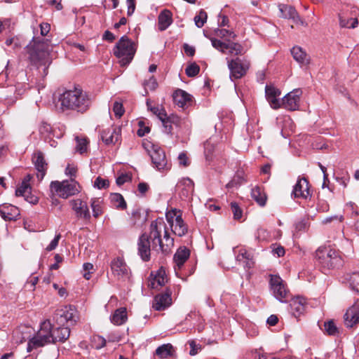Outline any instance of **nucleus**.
I'll list each match as a JSON object with an SVG mask.
<instances>
[{
    "mask_svg": "<svg viewBox=\"0 0 359 359\" xmlns=\"http://www.w3.org/2000/svg\"><path fill=\"white\" fill-rule=\"evenodd\" d=\"M76 145V150L81 154L87 151L88 141L86 137H79L76 136L75 137Z\"/></svg>",
    "mask_w": 359,
    "mask_h": 359,
    "instance_id": "41",
    "label": "nucleus"
},
{
    "mask_svg": "<svg viewBox=\"0 0 359 359\" xmlns=\"http://www.w3.org/2000/svg\"><path fill=\"white\" fill-rule=\"evenodd\" d=\"M316 258L324 270L338 269L344 264L340 252L330 248H318L316 252Z\"/></svg>",
    "mask_w": 359,
    "mask_h": 359,
    "instance_id": "5",
    "label": "nucleus"
},
{
    "mask_svg": "<svg viewBox=\"0 0 359 359\" xmlns=\"http://www.w3.org/2000/svg\"><path fill=\"white\" fill-rule=\"evenodd\" d=\"M172 13L168 10L161 11L158 18V26L160 31L165 30L172 23Z\"/></svg>",
    "mask_w": 359,
    "mask_h": 359,
    "instance_id": "30",
    "label": "nucleus"
},
{
    "mask_svg": "<svg viewBox=\"0 0 359 359\" xmlns=\"http://www.w3.org/2000/svg\"><path fill=\"white\" fill-rule=\"evenodd\" d=\"M344 319L346 327H353L359 323V299L347 309Z\"/></svg>",
    "mask_w": 359,
    "mask_h": 359,
    "instance_id": "14",
    "label": "nucleus"
},
{
    "mask_svg": "<svg viewBox=\"0 0 359 359\" xmlns=\"http://www.w3.org/2000/svg\"><path fill=\"white\" fill-rule=\"evenodd\" d=\"M325 330L329 335H336L338 334V328L333 320H329L324 324Z\"/></svg>",
    "mask_w": 359,
    "mask_h": 359,
    "instance_id": "45",
    "label": "nucleus"
},
{
    "mask_svg": "<svg viewBox=\"0 0 359 359\" xmlns=\"http://www.w3.org/2000/svg\"><path fill=\"white\" fill-rule=\"evenodd\" d=\"M172 346L170 344H166L158 346L156 350V354L160 358H167L172 355Z\"/></svg>",
    "mask_w": 359,
    "mask_h": 359,
    "instance_id": "39",
    "label": "nucleus"
},
{
    "mask_svg": "<svg viewBox=\"0 0 359 359\" xmlns=\"http://www.w3.org/2000/svg\"><path fill=\"white\" fill-rule=\"evenodd\" d=\"M172 292L167 289L165 292L155 296L153 302V308L156 311H163L172 304Z\"/></svg>",
    "mask_w": 359,
    "mask_h": 359,
    "instance_id": "17",
    "label": "nucleus"
},
{
    "mask_svg": "<svg viewBox=\"0 0 359 359\" xmlns=\"http://www.w3.org/2000/svg\"><path fill=\"white\" fill-rule=\"evenodd\" d=\"M32 162L37 170V178L39 180H43L48 168V163L44 158L43 154L40 151H36L33 154Z\"/></svg>",
    "mask_w": 359,
    "mask_h": 359,
    "instance_id": "18",
    "label": "nucleus"
},
{
    "mask_svg": "<svg viewBox=\"0 0 359 359\" xmlns=\"http://www.w3.org/2000/svg\"><path fill=\"white\" fill-rule=\"evenodd\" d=\"M90 206L94 217L97 218L103 213V199L102 198H93L90 200Z\"/></svg>",
    "mask_w": 359,
    "mask_h": 359,
    "instance_id": "35",
    "label": "nucleus"
},
{
    "mask_svg": "<svg viewBox=\"0 0 359 359\" xmlns=\"http://www.w3.org/2000/svg\"><path fill=\"white\" fill-rule=\"evenodd\" d=\"M151 241H149V236L147 233H142L137 242V250L138 255L141 259L147 262L151 257Z\"/></svg>",
    "mask_w": 359,
    "mask_h": 359,
    "instance_id": "13",
    "label": "nucleus"
},
{
    "mask_svg": "<svg viewBox=\"0 0 359 359\" xmlns=\"http://www.w3.org/2000/svg\"><path fill=\"white\" fill-rule=\"evenodd\" d=\"M152 163L159 171L170 169L164 151L161 148H155L150 154Z\"/></svg>",
    "mask_w": 359,
    "mask_h": 359,
    "instance_id": "12",
    "label": "nucleus"
},
{
    "mask_svg": "<svg viewBox=\"0 0 359 359\" xmlns=\"http://www.w3.org/2000/svg\"><path fill=\"white\" fill-rule=\"evenodd\" d=\"M226 50L236 55H243L244 53L243 47L240 43L234 42L227 43Z\"/></svg>",
    "mask_w": 359,
    "mask_h": 359,
    "instance_id": "40",
    "label": "nucleus"
},
{
    "mask_svg": "<svg viewBox=\"0 0 359 359\" xmlns=\"http://www.w3.org/2000/svg\"><path fill=\"white\" fill-rule=\"evenodd\" d=\"M59 101L62 111L73 110L81 113L86 111L91 104L89 95L79 87L65 90L60 95Z\"/></svg>",
    "mask_w": 359,
    "mask_h": 359,
    "instance_id": "4",
    "label": "nucleus"
},
{
    "mask_svg": "<svg viewBox=\"0 0 359 359\" xmlns=\"http://www.w3.org/2000/svg\"><path fill=\"white\" fill-rule=\"evenodd\" d=\"M177 189L179 191L180 196L183 200L190 198L194 191V183L189 177L181 179L177 184Z\"/></svg>",
    "mask_w": 359,
    "mask_h": 359,
    "instance_id": "15",
    "label": "nucleus"
},
{
    "mask_svg": "<svg viewBox=\"0 0 359 359\" xmlns=\"http://www.w3.org/2000/svg\"><path fill=\"white\" fill-rule=\"evenodd\" d=\"M50 26L48 23H41L40 24V29L41 34L42 36H46L47 34L50 32Z\"/></svg>",
    "mask_w": 359,
    "mask_h": 359,
    "instance_id": "64",
    "label": "nucleus"
},
{
    "mask_svg": "<svg viewBox=\"0 0 359 359\" xmlns=\"http://www.w3.org/2000/svg\"><path fill=\"white\" fill-rule=\"evenodd\" d=\"M69 203L78 218L83 219L87 221L90 220L91 216L88 204L86 202L78 198L72 200Z\"/></svg>",
    "mask_w": 359,
    "mask_h": 359,
    "instance_id": "16",
    "label": "nucleus"
},
{
    "mask_svg": "<svg viewBox=\"0 0 359 359\" xmlns=\"http://www.w3.org/2000/svg\"><path fill=\"white\" fill-rule=\"evenodd\" d=\"M189 256L190 251L185 247L180 248L177 250L173 259L178 269H180L184 265Z\"/></svg>",
    "mask_w": 359,
    "mask_h": 359,
    "instance_id": "31",
    "label": "nucleus"
},
{
    "mask_svg": "<svg viewBox=\"0 0 359 359\" xmlns=\"http://www.w3.org/2000/svg\"><path fill=\"white\" fill-rule=\"evenodd\" d=\"M0 215L5 220H15L20 216L18 208L8 203L0 205Z\"/></svg>",
    "mask_w": 359,
    "mask_h": 359,
    "instance_id": "23",
    "label": "nucleus"
},
{
    "mask_svg": "<svg viewBox=\"0 0 359 359\" xmlns=\"http://www.w3.org/2000/svg\"><path fill=\"white\" fill-rule=\"evenodd\" d=\"M149 241L154 250L168 253L174 246V239L170 236L167 226L163 218L151 222L149 227Z\"/></svg>",
    "mask_w": 359,
    "mask_h": 359,
    "instance_id": "2",
    "label": "nucleus"
},
{
    "mask_svg": "<svg viewBox=\"0 0 359 359\" xmlns=\"http://www.w3.org/2000/svg\"><path fill=\"white\" fill-rule=\"evenodd\" d=\"M60 234H57L55 236L54 239L50 242V243L46 247V250L47 251H51L54 250L58 245V242L60 239Z\"/></svg>",
    "mask_w": 359,
    "mask_h": 359,
    "instance_id": "60",
    "label": "nucleus"
},
{
    "mask_svg": "<svg viewBox=\"0 0 359 359\" xmlns=\"http://www.w3.org/2000/svg\"><path fill=\"white\" fill-rule=\"evenodd\" d=\"M147 105L148 109L160 119L163 120L165 119V116H167L165 111L163 108L159 107H151L149 105V102H147Z\"/></svg>",
    "mask_w": 359,
    "mask_h": 359,
    "instance_id": "42",
    "label": "nucleus"
},
{
    "mask_svg": "<svg viewBox=\"0 0 359 359\" xmlns=\"http://www.w3.org/2000/svg\"><path fill=\"white\" fill-rule=\"evenodd\" d=\"M92 346L96 349H100L106 344V340L101 336L95 335L91 339Z\"/></svg>",
    "mask_w": 359,
    "mask_h": 359,
    "instance_id": "47",
    "label": "nucleus"
},
{
    "mask_svg": "<svg viewBox=\"0 0 359 359\" xmlns=\"http://www.w3.org/2000/svg\"><path fill=\"white\" fill-rule=\"evenodd\" d=\"M236 259L238 262H243L246 269H251L255 265L253 256L245 249H240Z\"/></svg>",
    "mask_w": 359,
    "mask_h": 359,
    "instance_id": "28",
    "label": "nucleus"
},
{
    "mask_svg": "<svg viewBox=\"0 0 359 359\" xmlns=\"http://www.w3.org/2000/svg\"><path fill=\"white\" fill-rule=\"evenodd\" d=\"M231 208L233 213V217L235 219H239L242 217V210L239 208L236 203H231Z\"/></svg>",
    "mask_w": 359,
    "mask_h": 359,
    "instance_id": "55",
    "label": "nucleus"
},
{
    "mask_svg": "<svg viewBox=\"0 0 359 359\" xmlns=\"http://www.w3.org/2000/svg\"><path fill=\"white\" fill-rule=\"evenodd\" d=\"M179 163L183 166H188L189 165V161L186 154L181 153L178 156Z\"/></svg>",
    "mask_w": 359,
    "mask_h": 359,
    "instance_id": "62",
    "label": "nucleus"
},
{
    "mask_svg": "<svg viewBox=\"0 0 359 359\" xmlns=\"http://www.w3.org/2000/svg\"><path fill=\"white\" fill-rule=\"evenodd\" d=\"M128 4V15H131L135 11V0H127Z\"/></svg>",
    "mask_w": 359,
    "mask_h": 359,
    "instance_id": "63",
    "label": "nucleus"
},
{
    "mask_svg": "<svg viewBox=\"0 0 359 359\" xmlns=\"http://www.w3.org/2000/svg\"><path fill=\"white\" fill-rule=\"evenodd\" d=\"M291 312L292 315L298 318L304 313L306 309V300L303 297L293 298L290 302Z\"/></svg>",
    "mask_w": 359,
    "mask_h": 359,
    "instance_id": "26",
    "label": "nucleus"
},
{
    "mask_svg": "<svg viewBox=\"0 0 359 359\" xmlns=\"http://www.w3.org/2000/svg\"><path fill=\"white\" fill-rule=\"evenodd\" d=\"M293 58L301 65H307L310 58L306 53L299 46H294L291 49Z\"/></svg>",
    "mask_w": 359,
    "mask_h": 359,
    "instance_id": "27",
    "label": "nucleus"
},
{
    "mask_svg": "<svg viewBox=\"0 0 359 359\" xmlns=\"http://www.w3.org/2000/svg\"><path fill=\"white\" fill-rule=\"evenodd\" d=\"M111 269L113 274L118 278H124L128 277V267L124 261L119 257L115 258L111 261Z\"/></svg>",
    "mask_w": 359,
    "mask_h": 359,
    "instance_id": "19",
    "label": "nucleus"
},
{
    "mask_svg": "<svg viewBox=\"0 0 359 359\" xmlns=\"http://www.w3.org/2000/svg\"><path fill=\"white\" fill-rule=\"evenodd\" d=\"M144 85L146 88H149L151 90H154L158 86V83L156 79H154V76H151L148 81L144 83Z\"/></svg>",
    "mask_w": 359,
    "mask_h": 359,
    "instance_id": "58",
    "label": "nucleus"
},
{
    "mask_svg": "<svg viewBox=\"0 0 359 359\" xmlns=\"http://www.w3.org/2000/svg\"><path fill=\"white\" fill-rule=\"evenodd\" d=\"M302 91L300 89H294L288 93L280 100L281 107L290 111H294L299 109L300 96Z\"/></svg>",
    "mask_w": 359,
    "mask_h": 359,
    "instance_id": "11",
    "label": "nucleus"
},
{
    "mask_svg": "<svg viewBox=\"0 0 359 359\" xmlns=\"http://www.w3.org/2000/svg\"><path fill=\"white\" fill-rule=\"evenodd\" d=\"M109 185V180L101 177H97L94 182V187L98 189H106Z\"/></svg>",
    "mask_w": 359,
    "mask_h": 359,
    "instance_id": "51",
    "label": "nucleus"
},
{
    "mask_svg": "<svg viewBox=\"0 0 359 359\" xmlns=\"http://www.w3.org/2000/svg\"><path fill=\"white\" fill-rule=\"evenodd\" d=\"M110 201L114 206L116 208L124 210L126 208L127 205L123 196L118 193L111 194Z\"/></svg>",
    "mask_w": 359,
    "mask_h": 359,
    "instance_id": "38",
    "label": "nucleus"
},
{
    "mask_svg": "<svg viewBox=\"0 0 359 359\" xmlns=\"http://www.w3.org/2000/svg\"><path fill=\"white\" fill-rule=\"evenodd\" d=\"M54 318L60 325H73L79 318L78 312L74 306H66L56 311Z\"/></svg>",
    "mask_w": 359,
    "mask_h": 359,
    "instance_id": "8",
    "label": "nucleus"
},
{
    "mask_svg": "<svg viewBox=\"0 0 359 359\" xmlns=\"http://www.w3.org/2000/svg\"><path fill=\"white\" fill-rule=\"evenodd\" d=\"M50 189L52 191H54L58 196L62 198H67L81 191L79 184L72 178L69 180H63L62 182H52L50 183Z\"/></svg>",
    "mask_w": 359,
    "mask_h": 359,
    "instance_id": "7",
    "label": "nucleus"
},
{
    "mask_svg": "<svg viewBox=\"0 0 359 359\" xmlns=\"http://www.w3.org/2000/svg\"><path fill=\"white\" fill-rule=\"evenodd\" d=\"M292 193L296 198H306L310 194L309 182L306 179H299L294 187Z\"/></svg>",
    "mask_w": 359,
    "mask_h": 359,
    "instance_id": "25",
    "label": "nucleus"
},
{
    "mask_svg": "<svg viewBox=\"0 0 359 359\" xmlns=\"http://www.w3.org/2000/svg\"><path fill=\"white\" fill-rule=\"evenodd\" d=\"M182 216V214L180 210L177 209H172L168 211L165 214L166 220L170 225H171L175 221V219L178 217Z\"/></svg>",
    "mask_w": 359,
    "mask_h": 359,
    "instance_id": "48",
    "label": "nucleus"
},
{
    "mask_svg": "<svg viewBox=\"0 0 359 359\" xmlns=\"http://www.w3.org/2000/svg\"><path fill=\"white\" fill-rule=\"evenodd\" d=\"M200 72V67L195 62L189 65L185 69V73L189 77L196 76Z\"/></svg>",
    "mask_w": 359,
    "mask_h": 359,
    "instance_id": "44",
    "label": "nucleus"
},
{
    "mask_svg": "<svg viewBox=\"0 0 359 359\" xmlns=\"http://www.w3.org/2000/svg\"><path fill=\"white\" fill-rule=\"evenodd\" d=\"M174 102L180 107H183L191 100V96L186 91L177 89L173 94Z\"/></svg>",
    "mask_w": 359,
    "mask_h": 359,
    "instance_id": "32",
    "label": "nucleus"
},
{
    "mask_svg": "<svg viewBox=\"0 0 359 359\" xmlns=\"http://www.w3.org/2000/svg\"><path fill=\"white\" fill-rule=\"evenodd\" d=\"M215 32L217 36L219 37H229V40L230 39H234L236 37V35L233 32L226 29H217Z\"/></svg>",
    "mask_w": 359,
    "mask_h": 359,
    "instance_id": "52",
    "label": "nucleus"
},
{
    "mask_svg": "<svg viewBox=\"0 0 359 359\" xmlns=\"http://www.w3.org/2000/svg\"><path fill=\"white\" fill-rule=\"evenodd\" d=\"M69 334L70 330L68 327H57L51 330L50 322L45 320L36 335L29 341L27 351L30 352L34 348L41 347L48 343L64 342L69 338Z\"/></svg>",
    "mask_w": 359,
    "mask_h": 359,
    "instance_id": "1",
    "label": "nucleus"
},
{
    "mask_svg": "<svg viewBox=\"0 0 359 359\" xmlns=\"http://www.w3.org/2000/svg\"><path fill=\"white\" fill-rule=\"evenodd\" d=\"M207 13L203 10H201L198 15L194 17V22L197 27H202L207 20Z\"/></svg>",
    "mask_w": 359,
    "mask_h": 359,
    "instance_id": "43",
    "label": "nucleus"
},
{
    "mask_svg": "<svg viewBox=\"0 0 359 359\" xmlns=\"http://www.w3.org/2000/svg\"><path fill=\"white\" fill-rule=\"evenodd\" d=\"M167 280L168 278L165 271L161 267L156 271V273L154 277H152V274H151L148 286L153 289H158V287L165 285Z\"/></svg>",
    "mask_w": 359,
    "mask_h": 359,
    "instance_id": "24",
    "label": "nucleus"
},
{
    "mask_svg": "<svg viewBox=\"0 0 359 359\" xmlns=\"http://www.w3.org/2000/svg\"><path fill=\"white\" fill-rule=\"evenodd\" d=\"M127 320V312L125 308H121L115 311L111 317L112 323L116 325H121L126 323Z\"/></svg>",
    "mask_w": 359,
    "mask_h": 359,
    "instance_id": "34",
    "label": "nucleus"
},
{
    "mask_svg": "<svg viewBox=\"0 0 359 359\" xmlns=\"http://www.w3.org/2000/svg\"><path fill=\"white\" fill-rule=\"evenodd\" d=\"M113 111L116 116L118 118L121 117L124 113L123 104L118 102H115L113 106Z\"/></svg>",
    "mask_w": 359,
    "mask_h": 359,
    "instance_id": "56",
    "label": "nucleus"
},
{
    "mask_svg": "<svg viewBox=\"0 0 359 359\" xmlns=\"http://www.w3.org/2000/svg\"><path fill=\"white\" fill-rule=\"evenodd\" d=\"M346 210L350 212L352 218L359 215L358 207L353 202H349L346 205Z\"/></svg>",
    "mask_w": 359,
    "mask_h": 359,
    "instance_id": "53",
    "label": "nucleus"
},
{
    "mask_svg": "<svg viewBox=\"0 0 359 359\" xmlns=\"http://www.w3.org/2000/svg\"><path fill=\"white\" fill-rule=\"evenodd\" d=\"M266 97L270 106L277 109L281 107L280 100L278 97L280 95V90L273 86H266L265 88Z\"/></svg>",
    "mask_w": 359,
    "mask_h": 359,
    "instance_id": "22",
    "label": "nucleus"
},
{
    "mask_svg": "<svg viewBox=\"0 0 359 359\" xmlns=\"http://www.w3.org/2000/svg\"><path fill=\"white\" fill-rule=\"evenodd\" d=\"M83 268L84 271H88L87 273H85L83 274V277L86 280H89L90 278V271L93 269V265L90 263H85V264H83Z\"/></svg>",
    "mask_w": 359,
    "mask_h": 359,
    "instance_id": "61",
    "label": "nucleus"
},
{
    "mask_svg": "<svg viewBox=\"0 0 359 359\" xmlns=\"http://www.w3.org/2000/svg\"><path fill=\"white\" fill-rule=\"evenodd\" d=\"M171 225V229L176 236L182 237L188 231V226L182 219V216H178Z\"/></svg>",
    "mask_w": 359,
    "mask_h": 359,
    "instance_id": "29",
    "label": "nucleus"
},
{
    "mask_svg": "<svg viewBox=\"0 0 359 359\" xmlns=\"http://www.w3.org/2000/svg\"><path fill=\"white\" fill-rule=\"evenodd\" d=\"M278 8L280 12V17L283 18L293 20L297 17V11L293 6L287 4H280Z\"/></svg>",
    "mask_w": 359,
    "mask_h": 359,
    "instance_id": "33",
    "label": "nucleus"
},
{
    "mask_svg": "<svg viewBox=\"0 0 359 359\" xmlns=\"http://www.w3.org/2000/svg\"><path fill=\"white\" fill-rule=\"evenodd\" d=\"M26 50L30 62L36 67L43 66V72L46 75L47 69L51 63L50 42L47 39L33 38L26 46Z\"/></svg>",
    "mask_w": 359,
    "mask_h": 359,
    "instance_id": "3",
    "label": "nucleus"
},
{
    "mask_svg": "<svg viewBox=\"0 0 359 359\" xmlns=\"http://www.w3.org/2000/svg\"><path fill=\"white\" fill-rule=\"evenodd\" d=\"M39 278L37 276H32L27 281L26 287L30 290H34L35 285L37 284Z\"/></svg>",
    "mask_w": 359,
    "mask_h": 359,
    "instance_id": "59",
    "label": "nucleus"
},
{
    "mask_svg": "<svg viewBox=\"0 0 359 359\" xmlns=\"http://www.w3.org/2000/svg\"><path fill=\"white\" fill-rule=\"evenodd\" d=\"M215 149L214 143L212 142L211 139L207 140L204 143V153L205 158L208 161L211 158V156Z\"/></svg>",
    "mask_w": 359,
    "mask_h": 359,
    "instance_id": "46",
    "label": "nucleus"
},
{
    "mask_svg": "<svg viewBox=\"0 0 359 359\" xmlns=\"http://www.w3.org/2000/svg\"><path fill=\"white\" fill-rule=\"evenodd\" d=\"M31 176L27 175L22 180L21 185L16 189L15 195L17 196H25L27 193H29L31 189L29 181Z\"/></svg>",
    "mask_w": 359,
    "mask_h": 359,
    "instance_id": "37",
    "label": "nucleus"
},
{
    "mask_svg": "<svg viewBox=\"0 0 359 359\" xmlns=\"http://www.w3.org/2000/svg\"><path fill=\"white\" fill-rule=\"evenodd\" d=\"M211 42H212V46L215 48L219 50L222 53L226 52L227 43L222 42V41L216 39H211Z\"/></svg>",
    "mask_w": 359,
    "mask_h": 359,
    "instance_id": "54",
    "label": "nucleus"
},
{
    "mask_svg": "<svg viewBox=\"0 0 359 359\" xmlns=\"http://www.w3.org/2000/svg\"><path fill=\"white\" fill-rule=\"evenodd\" d=\"M39 130L41 135L44 137H48L52 131V127L49 123L42 122L39 126Z\"/></svg>",
    "mask_w": 359,
    "mask_h": 359,
    "instance_id": "49",
    "label": "nucleus"
},
{
    "mask_svg": "<svg viewBox=\"0 0 359 359\" xmlns=\"http://www.w3.org/2000/svg\"><path fill=\"white\" fill-rule=\"evenodd\" d=\"M349 8L343 9L339 13V25L341 27L355 28L358 24V19L351 15Z\"/></svg>",
    "mask_w": 359,
    "mask_h": 359,
    "instance_id": "20",
    "label": "nucleus"
},
{
    "mask_svg": "<svg viewBox=\"0 0 359 359\" xmlns=\"http://www.w3.org/2000/svg\"><path fill=\"white\" fill-rule=\"evenodd\" d=\"M227 60L228 67L230 70L231 76L234 79H241L246 74L250 67V62L245 59L236 57L232 60Z\"/></svg>",
    "mask_w": 359,
    "mask_h": 359,
    "instance_id": "9",
    "label": "nucleus"
},
{
    "mask_svg": "<svg viewBox=\"0 0 359 359\" xmlns=\"http://www.w3.org/2000/svg\"><path fill=\"white\" fill-rule=\"evenodd\" d=\"M251 196L260 206L265 205L266 196L259 187H255L252 189Z\"/></svg>",
    "mask_w": 359,
    "mask_h": 359,
    "instance_id": "36",
    "label": "nucleus"
},
{
    "mask_svg": "<svg viewBox=\"0 0 359 359\" xmlns=\"http://www.w3.org/2000/svg\"><path fill=\"white\" fill-rule=\"evenodd\" d=\"M350 286L351 289L359 292V273H353L350 278Z\"/></svg>",
    "mask_w": 359,
    "mask_h": 359,
    "instance_id": "50",
    "label": "nucleus"
},
{
    "mask_svg": "<svg viewBox=\"0 0 359 359\" xmlns=\"http://www.w3.org/2000/svg\"><path fill=\"white\" fill-rule=\"evenodd\" d=\"M171 118V117H168L166 116L165 119L163 118V120H161L165 128V131L167 133H171L172 130L171 123H173V121H172Z\"/></svg>",
    "mask_w": 359,
    "mask_h": 359,
    "instance_id": "57",
    "label": "nucleus"
},
{
    "mask_svg": "<svg viewBox=\"0 0 359 359\" xmlns=\"http://www.w3.org/2000/svg\"><path fill=\"white\" fill-rule=\"evenodd\" d=\"M121 137V128L111 127L102 131L101 138L106 144H114Z\"/></svg>",
    "mask_w": 359,
    "mask_h": 359,
    "instance_id": "21",
    "label": "nucleus"
},
{
    "mask_svg": "<svg viewBox=\"0 0 359 359\" xmlns=\"http://www.w3.org/2000/svg\"><path fill=\"white\" fill-rule=\"evenodd\" d=\"M114 55L119 59L121 66L128 65L136 53V44L127 36H123L113 49Z\"/></svg>",
    "mask_w": 359,
    "mask_h": 359,
    "instance_id": "6",
    "label": "nucleus"
},
{
    "mask_svg": "<svg viewBox=\"0 0 359 359\" xmlns=\"http://www.w3.org/2000/svg\"><path fill=\"white\" fill-rule=\"evenodd\" d=\"M270 285L274 297L280 302H283L289 297V291L279 276H271Z\"/></svg>",
    "mask_w": 359,
    "mask_h": 359,
    "instance_id": "10",
    "label": "nucleus"
}]
</instances>
